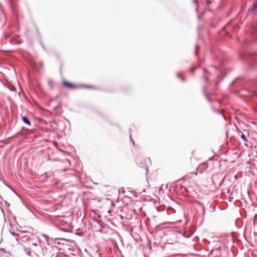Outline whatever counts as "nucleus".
Returning <instances> with one entry per match:
<instances>
[{"instance_id": "obj_9", "label": "nucleus", "mask_w": 257, "mask_h": 257, "mask_svg": "<svg viewBox=\"0 0 257 257\" xmlns=\"http://www.w3.org/2000/svg\"><path fill=\"white\" fill-rule=\"evenodd\" d=\"M207 166V163L206 162H204L200 164L198 167L197 168V172H198V173L202 174V171H199V169H201L202 168H206Z\"/></svg>"}, {"instance_id": "obj_19", "label": "nucleus", "mask_w": 257, "mask_h": 257, "mask_svg": "<svg viewBox=\"0 0 257 257\" xmlns=\"http://www.w3.org/2000/svg\"><path fill=\"white\" fill-rule=\"evenodd\" d=\"M48 84L50 85V87L52 88L53 87V81L52 80L50 79L48 80Z\"/></svg>"}, {"instance_id": "obj_15", "label": "nucleus", "mask_w": 257, "mask_h": 257, "mask_svg": "<svg viewBox=\"0 0 257 257\" xmlns=\"http://www.w3.org/2000/svg\"><path fill=\"white\" fill-rule=\"evenodd\" d=\"M200 48V46L199 45H198V44H196L195 45V55L196 56H197L198 53V50Z\"/></svg>"}, {"instance_id": "obj_31", "label": "nucleus", "mask_w": 257, "mask_h": 257, "mask_svg": "<svg viewBox=\"0 0 257 257\" xmlns=\"http://www.w3.org/2000/svg\"><path fill=\"white\" fill-rule=\"evenodd\" d=\"M99 225H100L101 228H104V226L102 224L100 223Z\"/></svg>"}, {"instance_id": "obj_1", "label": "nucleus", "mask_w": 257, "mask_h": 257, "mask_svg": "<svg viewBox=\"0 0 257 257\" xmlns=\"http://www.w3.org/2000/svg\"><path fill=\"white\" fill-rule=\"evenodd\" d=\"M239 58L245 62L249 69L257 68V51L240 53Z\"/></svg>"}, {"instance_id": "obj_39", "label": "nucleus", "mask_w": 257, "mask_h": 257, "mask_svg": "<svg viewBox=\"0 0 257 257\" xmlns=\"http://www.w3.org/2000/svg\"><path fill=\"white\" fill-rule=\"evenodd\" d=\"M180 180H184H184H185V179H184V178H182V179H181L178 180L177 181V182H179Z\"/></svg>"}, {"instance_id": "obj_47", "label": "nucleus", "mask_w": 257, "mask_h": 257, "mask_svg": "<svg viewBox=\"0 0 257 257\" xmlns=\"http://www.w3.org/2000/svg\"><path fill=\"white\" fill-rule=\"evenodd\" d=\"M220 75H218V76H217V78L219 79V78H220Z\"/></svg>"}, {"instance_id": "obj_33", "label": "nucleus", "mask_w": 257, "mask_h": 257, "mask_svg": "<svg viewBox=\"0 0 257 257\" xmlns=\"http://www.w3.org/2000/svg\"><path fill=\"white\" fill-rule=\"evenodd\" d=\"M130 138H131V140H132V142H133V145L135 146V143H134V142L133 140L132 139V135H130Z\"/></svg>"}, {"instance_id": "obj_28", "label": "nucleus", "mask_w": 257, "mask_h": 257, "mask_svg": "<svg viewBox=\"0 0 257 257\" xmlns=\"http://www.w3.org/2000/svg\"><path fill=\"white\" fill-rule=\"evenodd\" d=\"M181 189H182H182H183V190H184V191H186V192H188V190H187V188H186V187H184V186H182V187H181Z\"/></svg>"}, {"instance_id": "obj_48", "label": "nucleus", "mask_w": 257, "mask_h": 257, "mask_svg": "<svg viewBox=\"0 0 257 257\" xmlns=\"http://www.w3.org/2000/svg\"><path fill=\"white\" fill-rule=\"evenodd\" d=\"M66 121H67L68 123H70V121L69 120H67V119H66Z\"/></svg>"}, {"instance_id": "obj_49", "label": "nucleus", "mask_w": 257, "mask_h": 257, "mask_svg": "<svg viewBox=\"0 0 257 257\" xmlns=\"http://www.w3.org/2000/svg\"><path fill=\"white\" fill-rule=\"evenodd\" d=\"M66 121H67L68 123H70V121L69 120H67V119H66Z\"/></svg>"}, {"instance_id": "obj_35", "label": "nucleus", "mask_w": 257, "mask_h": 257, "mask_svg": "<svg viewBox=\"0 0 257 257\" xmlns=\"http://www.w3.org/2000/svg\"><path fill=\"white\" fill-rule=\"evenodd\" d=\"M22 233H28V231H21Z\"/></svg>"}, {"instance_id": "obj_25", "label": "nucleus", "mask_w": 257, "mask_h": 257, "mask_svg": "<svg viewBox=\"0 0 257 257\" xmlns=\"http://www.w3.org/2000/svg\"><path fill=\"white\" fill-rule=\"evenodd\" d=\"M3 18H4V14H2L0 13V24L2 22Z\"/></svg>"}, {"instance_id": "obj_6", "label": "nucleus", "mask_w": 257, "mask_h": 257, "mask_svg": "<svg viewBox=\"0 0 257 257\" xmlns=\"http://www.w3.org/2000/svg\"><path fill=\"white\" fill-rule=\"evenodd\" d=\"M212 109L214 112L216 113L219 115H220L221 116H222L224 120H225V121L226 120V117L224 115V114L223 112V111L222 110L219 109H216L213 106H212Z\"/></svg>"}, {"instance_id": "obj_17", "label": "nucleus", "mask_w": 257, "mask_h": 257, "mask_svg": "<svg viewBox=\"0 0 257 257\" xmlns=\"http://www.w3.org/2000/svg\"><path fill=\"white\" fill-rule=\"evenodd\" d=\"M197 67H192L190 69V71L192 74H194L195 70H196Z\"/></svg>"}, {"instance_id": "obj_20", "label": "nucleus", "mask_w": 257, "mask_h": 257, "mask_svg": "<svg viewBox=\"0 0 257 257\" xmlns=\"http://www.w3.org/2000/svg\"><path fill=\"white\" fill-rule=\"evenodd\" d=\"M9 90L11 91H14L15 90L16 88L14 86L12 85L11 87H9Z\"/></svg>"}, {"instance_id": "obj_3", "label": "nucleus", "mask_w": 257, "mask_h": 257, "mask_svg": "<svg viewBox=\"0 0 257 257\" xmlns=\"http://www.w3.org/2000/svg\"><path fill=\"white\" fill-rule=\"evenodd\" d=\"M53 123L57 125V129L61 132H64L66 128L65 121L63 120H54Z\"/></svg>"}, {"instance_id": "obj_12", "label": "nucleus", "mask_w": 257, "mask_h": 257, "mask_svg": "<svg viewBox=\"0 0 257 257\" xmlns=\"http://www.w3.org/2000/svg\"><path fill=\"white\" fill-rule=\"evenodd\" d=\"M62 240V241H66L67 240L65 239H64V238H56L54 240V242L55 243L57 244H63L64 243L63 242H61V241H58L59 240Z\"/></svg>"}, {"instance_id": "obj_18", "label": "nucleus", "mask_w": 257, "mask_h": 257, "mask_svg": "<svg viewBox=\"0 0 257 257\" xmlns=\"http://www.w3.org/2000/svg\"><path fill=\"white\" fill-rule=\"evenodd\" d=\"M61 105H62V104L61 102L58 103L57 104V105L54 107V109L56 110V109L60 108L61 107Z\"/></svg>"}, {"instance_id": "obj_26", "label": "nucleus", "mask_w": 257, "mask_h": 257, "mask_svg": "<svg viewBox=\"0 0 257 257\" xmlns=\"http://www.w3.org/2000/svg\"><path fill=\"white\" fill-rule=\"evenodd\" d=\"M40 45H41V46L42 47L43 49L45 50L46 48H45V46L44 45L43 42H42V41H40Z\"/></svg>"}, {"instance_id": "obj_21", "label": "nucleus", "mask_w": 257, "mask_h": 257, "mask_svg": "<svg viewBox=\"0 0 257 257\" xmlns=\"http://www.w3.org/2000/svg\"><path fill=\"white\" fill-rule=\"evenodd\" d=\"M177 77H180L182 81H184L185 80V78L184 76H181L180 74L178 73L177 74Z\"/></svg>"}, {"instance_id": "obj_40", "label": "nucleus", "mask_w": 257, "mask_h": 257, "mask_svg": "<svg viewBox=\"0 0 257 257\" xmlns=\"http://www.w3.org/2000/svg\"><path fill=\"white\" fill-rule=\"evenodd\" d=\"M253 234L255 236H257V232H254Z\"/></svg>"}, {"instance_id": "obj_32", "label": "nucleus", "mask_w": 257, "mask_h": 257, "mask_svg": "<svg viewBox=\"0 0 257 257\" xmlns=\"http://www.w3.org/2000/svg\"><path fill=\"white\" fill-rule=\"evenodd\" d=\"M183 236L185 238H188L190 237V236H186V235L185 233L183 234Z\"/></svg>"}, {"instance_id": "obj_50", "label": "nucleus", "mask_w": 257, "mask_h": 257, "mask_svg": "<svg viewBox=\"0 0 257 257\" xmlns=\"http://www.w3.org/2000/svg\"><path fill=\"white\" fill-rule=\"evenodd\" d=\"M66 121H67L68 123H70V121L69 120H67V119H66Z\"/></svg>"}, {"instance_id": "obj_16", "label": "nucleus", "mask_w": 257, "mask_h": 257, "mask_svg": "<svg viewBox=\"0 0 257 257\" xmlns=\"http://www.w3.org/2000/svg\"><path fill=\"white\" fill-rule=\"evenodd\" d=\"M203 70H204V74L203 75V78L206 80L207 81L208 80V77L207 76L205 75V73H206L207 72V70L205 68H203Z\"/></svg>"}, {"instance_id": "obj_27", "label": "nucleus", "mask_w": 257, "mask_h": 257, "mask_svg": "<svg viewBox=\"0 0 257 257\" xmlns=\"http://www.w3.org/2000/svg\"><path fill=\"white\" fill-rule=\"evenodd\" d=\"M42 176H44L45 178H47V179H48V178L50 177L46 173H45L44 174H43L42 175Z\"/></svg>"}, {"instance_id": "obj_11", "label": "nucleus", "mask_w": 257, "mask_h": 257, "mask_svg": "<svg viewBox=\"0 0 257 257\" xmlns=\"http://www.w3.org/2000/svg\"><path fill=\"white\" fill-rule=\"evenodd\" d=\"M256 10H257V1L253 4L251 9L249 10V12H250L251 13H252Z\"/></svg>"}, {"instance_id": "obj_52", "label": "nucleus", "mask_w": 257, "mask_h": 257, "mask_svg": "<svg viewBox=\"0 0 257 257\" xmlns=\"http://www.w3.org/2000/svg\"><path fill=\"white\" fill-rule=\"evenodd\" d=\"M27 253V254H28V255H30V253H29V252H28V253Z\"/></svg>"}, {"instance_id": "obj_36", "label": "nucleus", "mask_w": 257, "mask_h": 257, "mask_svg": "<svg viewBox=\"0 0 257 257\" xmlns=\"http://www.w3.org/2000/svg\"><path fill=\"white\" fill-rule=\"evenodd\" d=\"M234 179H237V178H238V176H237V175H235L234 176Z\"/></svg>"}, {"instance_id": "obj_13", "label": "nucleus", "mask_w": 257, "mask_h": 257, "mask_svg": "<svg viewBox=\"0 0 257 257\" xmlns=\"http://www.w3.org/2000/svg\"><path fill=\"white\" fill-rule=\"evenodd\" d=\"M241 133V135L240 136V138H241V139L244 142H248V140H247V139L246 138V137L245 136V135L241 132H240Z\"/></svg>"}, {"instance_id": "obj_44", "label": "nucleus", "mask_w": 257, "mask_h": 257, "mask_svg": "<svg viewBox=\"0 0 257 257\" xmlns=\"http://www.w3.org/2000/svg\"><path fill=\"white\" fill-rule=\"evenodd\" d=\"M111 212V211L110 210H108V213H110Z\"/></svg>"}, {"instance_id": "obj_24", "label": "nucleus", "mask_w": 257, "mask_h": 257, "mask_svg": "<svg viewBox=\"0 0 257 257\" xmlns=\"http://www.w3.org/2000/svg\"><path fill=\"white\" fill-rule=\"evenodd\" d=\"M28 209L31 211L33 214H35V209L33 208H29L28 207Z\"/></svg>"}, {"instance_id": "obj_5", "label": "nucleus", "mask_w": 257, "mask_h": 257, "mask_svg": "<svg viewBox=\"0 0 257 257\" xmlns=\"http://www.w3.org/2000/svg\"><path fill=\"white\" fill-rule=\"evenodd\" d=\"M245 93L243 95L248 97H257V90H249L248 89L244 90Z\"/></svg>"}, {"instance_id": "obj_10", "label": "nucleus", "mask_w": 257, "mask_h": 257, "mask_svg": "<svg viewBox=\"0 0 257 257\" xmlns=\"http://www.w3.org/2000/svg\"><path fill=\"white\" fill-rule=\"evenodd\" d=\"M22 120L23 122L28 125H31V123L29 118L26 116H22Z\"/></svg>"}, {"instance_id": "obj_38", "label": "nucleus", "mask_w": 257, "mask_h": 257, "mask_svg": "<svg viewBox=\"0 0 257 257\" xmlns=\"http://www.w3.org/2000/svg\"><path fill=\"white\" fill-rule=\"evenodd\" d=\"M213 159H214V158L212 157L210 158L209 159V160H210V161L213 160Z\"/></svg>"}, {"instance_id": "obj_22", "label": "nucleus", "mask_w": 257, "mask_h": 257, "mask_svg": "<svg viewBox=\"0 0 257 257\" xmlns=\"http://www.w3.org/2000/svg\"><path fill=\"white\" fill-rule=\"evenodd\" d=\"M204 93H205V95L207 99L208 100V101L211 103V99H210V98L208 96L206 92H205Z\"/></svg>"}, {"instance_id": "obj_30", "label": "nucleus", "mask_w": 257, "mask_h": 257, "mask_svg": "<svg viewBox=\"0 0 257 257\" xmlns=\"http://www.w3.org/2000/svg\"><path fill=\"white\" fill-rule=\"evenodd\" d=\"M224 178H223L222 179V180L220 182V184H219L220 186H221L223 184V183L224 182Z\"/></svg>"}, {"instance_id": "obj_41", "label": "nucleus", "mask_w": 257, "mask_h": 257, "mask_svg": "<svg viewBox=\"0 0 257 257\" xmlns=\"http://www.w3.org/2000/svg\"><path fill=\"white\" fill-rule=\"evenodd\" d=\"M43 236L46 238L48 237L47 235L46 234H43Z\"/></svg>"}, {"instance_id": "obj_37", "label": "nucleus", "mask_w": 257, "mask_h": 257, "mask_svg": "<svg viewBox=\"0 0 257 257\" xmlns=\"http://www.w3.org/2000/svg\"><path fill=\"white\" fill-rule=\"evenodd\" d=\"M132 193H134V195H135L136 197H137V196L136 192H134L133 191V192H132Z\"/></svg>"}, {"instance_id": "obj_46", "label": "nucleus", "mask_w": 257, "mask_h": 257, "mask_svg": "<svg viewBox=\"0 0 257 257\" xmlns=\"http://www.w3.org/2000/svg\"><path fill=\"white\" fill-rule=\"evenodd\" d=\"M48 160H49V161H52V160H51V159H50V158H48Z\"/></svg>"}, {"instance_id": "obj_2", "label": "nucleus", "mask_w": 257, "mask_h": 257, "mask_svg": "<svg viewBox=\"0 0 257 257\" xmlns=\"http://www.w3.org/2000/svg\"><path fill=\"white\" fill-rule=\"evenodd\" d=\"M248 80L247 78L244 77H238L236 78L231 83L232 86H235L236 84L243 85L245 83H248V85H251L250 83H252L257 85V78L255 80H251L249 82H247Z\"/></svg>"}, {"instance_id": "obj_43", "label": "nucleus", "mask_w": 257, "mask_h": 257, "mask_svg": "<svg viewBox=\"0 0 257 257\" xmlns=\"http://www.w3.org/2000/svg\"><path fill=\"white\" fill-rule=\"evenodd\" d=\"M255 31L257 33V26L255 27Z\"/></svg>"}, {"instance_id": "obj_34", "label": "nucleus", "mask_w": 257, "mask_h": 257, "mask_svg": "<svg viewBox=\"0 0 257 257\" xmlns=\"http://www.w3.org/2000/svg\"><path fill=\"white\" fill-rule=\"evenodd\" d=\"M226 75V73H225L223 76L221 77V78H220V80L223 79V77Z\"/></svg>"}, {"instance_id": "obj_23", "label": "nucleus", "mask_w": 257, "mask_h": 257, "mask_svg": "<svg viewBox=\"0 0 257 257\" xmlns=\"http://www.w3.org/2000/svg\"><path fill=\"white\" fill-rule=\"evenodd\" d=\"M2 181L4 182V184L6 186H7L8 188H10V189L12 191H13V192H15L13 188H12L11 187H9V186L6 184V181Z\"/></svg>"}, {"instance_id": "obj_51", "label": "nucleus", "mask_w": 257, "mask_h": 257, "mask_svg": "<svg viewBox=\"0 0 257 257\" xmlns=\"http://www.w3.org/2000/svg\"><path fill=\"white\" fill-rule=\"evenodd\" d=\"M66 121H67L68 123H70V121L69 120H67V119H66Z\"/></svg>"}, {"instance_id": "obj_4", "label": "nucleus", "mask_w": 257, "mask_h": 257, "mask_svg": "<svg viewBox=\"0 0 257 257\" xmlns=\"http://www.w3.org/2000/svg\"><path fill=\"white\" fill-rule=\"evenodd\" d=\"M221 249L222 246L220 244L218 247L212 249L209 255H212L213 257H219L221 255Z\"/></svg>"}, {"instance_id": "obj_7", "label": "nucleus", "mask_w": 257, "mask_h": 257, "mask_svg": "<svg viewBox=\"0 0 257 257\" xmlns=\"http://www.w3.org/2000/svg\"><path fill=\"white\" fill-rule=\"evenodd\" d=\"M63 84L65 87L69 89L73 88L77 86L74 83L69 82L66 80L63 81Z\"/></svg>"}, {"instance_id": "obj_29", "label": "nucleus", "mask_w": 257, "mask_h": 257, "mask_svg": "<svg viewBox=\"0 0 257 257\" xmlns=\"http://www.w3.org/2000/svg\"><path fill=\"white\" fill-rule=\"evenodd\" d=\"M10 233H11L12 235H13V236H17V234L16 233H15V232H12V231H11V230H10Z\"/></svg>"}, {"instance_id": "obj_14", "label": "nucleus", "mask_w": 257, "mask_h": 257, "mask_svg": "<svg viewBox=\"0 0 257 257\" xmlns=\"http://www.w3.org/2000/svg\"><path fill=\"white\" fill-rule=\"evenodd\" d=\"M80 86L84 87L86 88H92V89L96 88V87L94 86L90 85L81 84V85H80Z\"/></svg>"}, {"instance_id": "obj_42", "label": "nucleus", "mask_w": 257, "mask_h": 257, "mask_svg": "<svg viewBox=\"0 0 257 257\" xmlns=\"http://www.w3.org/2000/svg\"><path fill=\"white\" fill-rule=\"evenodd\" d=\"M193 2H194V3H198V1H197V0H194V1H193Z\"/></svg>"}, {"instance_id": "obj_8", "label": "nucleus", "mask_w": 257, "mask_h": 257, "mask_svg": "<svg viewBox=\"0 0 257 257\" xmlns=\"http://www.w3.org/2000/svg\"><path fill=\"white\" fill-rule=\"evenodd\" d=\"M9 42L12 45H20L23 42L20 40H17L15 38H12L9 40Z\"/></svg>"}, {"instance_id": "obj_45", "label": "nucleus", "mask_w": 257, "mask_h": 257, "mask_svg": "<svg viewBox=\"0 0 257 257\" xmlns=\"http://www.w3.org/2000/svg\"><path fill=\"white\" fill-rule=\"evenodd\" d=\"M218 82L216 81V83H215L216 85H217L218 84Z\"/></svg>"}]
</instances>
